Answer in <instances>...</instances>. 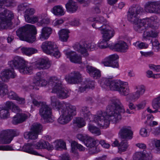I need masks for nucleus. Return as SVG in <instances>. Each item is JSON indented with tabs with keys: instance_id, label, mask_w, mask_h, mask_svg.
<instances>
[{
	"instance_id": "55",
	"label": "nucleus",
	"mask_w": 160,
	"mask_h": 160,
	"mask_svg": "<svg viewBox=\"0 0 160 160\" xmlns=\"http://www.w3.org/2000/svg\"><path fill=\"white\" fill-rule=\"evenodd\" d=\"M88 137L89 136L87 134H78L76 136L78 139L83 142L84 143Z\"/></svg>"
},
{
	"instance_id": "17",
	"label": "nucleus",
	"mask_w": 160,
	"mask_h": 160,
	"mask_svg": "<svg viewBox=\"0 0 160 160\" xmlns=\"http://www.w3.org/2000/svg\"><path fill=\"white\" fill-rule=\"evenodd\" d=\"M65 79L68 83L71 84H78L82 80V76L78 71H73L68 76H66Z\"/></svg>"
},
{
	"instance_id": "5",
	"label": "nucleus",
	"mask_w": 160,
	"mask_h": 160,
	"mask_svg": "<svg viewBox=\"0 0 160 160\" xmlns=\"http://www.w3.org/2000/svg\"><path fill=\"white\" fill-rule=\"evenodd\" d=\"M8 64L12 69H18L22 74H31L34 69L37 68L35 65L27 64L24 59L18 56L14 57L12 60L8 62Z\"/></svg>"
},
{
	"instance_id": "61",
	"label": "nucleus",
	"mask_w": 160,
	"mask_h": 160,
	"mask_svg": "<svg viewBox=\"0 0 160 160\" xmlns=\"http://www.w3.org/2000/svg\"><path fill=\"white\" fill-rule=\"evenodd\" d=\"M99 142V144H100L104 148L108 149L110 146L109 144L107 143L104 140H102Z\"/></svg>"
},
{
	"instance_id": "58",
	"label": "nucleus",
	"mask_w": 160,
	"mask_h": 160,
	"mask_svg": "<svg viewBox=\"0 0 160 160\" xmlns=\"http://www.w3.org/2000/svg\"><path fill=\"white\" fill-rule=\"evenodd\" d=\"M13 150L12 147L9 145H0V150L11 151Z\"/></svg>"
},
{
	"instance_id": "52",
	"label": "nucleus",
	"mask_w": 160,
	"mask_h": 160,
	"mask_svg": "<svg viewBox=\"0 0 160 160\" xmlns=\"http://www.w3.org/2000/svg\"><path fill=\"white\" fill-rule=\"evenodd\" d=\"M108 24H102L97 21H95V22L92 24V27L96 29H98L100 31L102 29V28L106 26Z\"/></svg>"
},
{
	"instance_id": "42",
	"label": "nucleus",
	"mask_w": 160,
	"mask_h": 160,
	"mask_svg": "<svg viewBox=\"0 0 160 160\" xmlns=\"http://www.w3.org/2000/svg\"><path fill=\"white\" fill-rule=\"evenodd\" d=\"M42 126L38 123H34L32 126L31 130L39 134L42 131Z\"/></svg>"
},
{
	"instance_id": "51",
	"label": "nucleus",
	"mask_w": 160,
	"mask_h": 160,
	"mask_svg": "<svg viewBox=\"0 0 160 160\" xmlns=\"http://www.w3.org/2000/svg\"><path fill=\"white\" fill-rule=\"evenodd\" d=\"M25 18L26 22L31 23H35L38 20V16H31L28 17L27 16V17Z\"/></svg>"
},
{
	"instance_id": "25",
	"label": "nucleus",
	"mask_w": 160,
	"mask_h": 160,
	"mask_svg": "<svg viewBox=\"0 0 160 160\" xmlns=\"http://www.w3.org/2000/svg\"><path fill=\"white\" fill-rule=\"evenodd\" d=\"M51 105L53 108L58 109L59 112L60 109H64L65 108V104L67 103H62L55 97H52L51 98Z\"/></svg>"
},
{
	"instance_id": "44",
	"label": "nucleus",
	"mask_w": 160,
	"mask_h": 160,
	"mask_svg": "<svg viewBox=\"0 0 160 160\" xmlns=\"http://www.w3.org/2000/svg\"><path fill=\"white\" fill-rule=\"evenodd\" d=\"M128 146V142L127 139L122 140L119 144L118 149L121 152H124L126 151Z\"/></svg>"
},
{
	"instance_id": "12",
	"label": "nucleus",
	"mask_w": 160,
	"mask_h": 160,
	"mask_svg": "<svg viewBox=\"0 0 160 160\" xmlns=\"http://www.w3.org/2000/svg\"><path fill=\"white\" fill-rule=\"evenodd\" d=\"M98 46L94 42L88 43L87 42H82L76 44L74 46L75 50L80 53L83 55L87 57L88 55V50H96L98 49Z\"/></svg>"
},
{
	"instance_id": "9",
	"label": "nucleus",
	"mask_w": 160,
	"mask_h": 160,
	"mask_svg": "<svg viewBox=\"0 0 160 160\" xmlns=\"http://www.w3.org/2000/svg\"><path fill=\"white\" fill-rule=\"evenodd\" d=\"M137 147L140 149H144L142 151L135 152L133 155V160H152V155L151 150L146 148L145 144L139 143L136 144Z\"/></svg>"
},
{
	"instance_id": "40",
	"label": "nucleus",
	"mask_w": 160,
	"mask_h": 160,
	"mask_svg": "<svg viewBox=\"0 0 160 160\" xmlns=\"http://www.w3.org/2000/svg\"><path fill=\"white\" fill-rule=\"evenodd\" d=\"M85 84L86 85L84 86H82L79 88V91L81 92H83L85 91L87 89L91 88H94V82L92 81H86Z\"/></svg>"
},
{
	"instance_id": "33",
	"label": "nucleus",
	"mask_w": 160,
	"mask_h": 160,
	"mask_svg": "<svg viewBox=\"0 0 160 160\" xmlns=\"http://www.w3.org/2000/svg\"><path fill=\"white\" fill-rule=\"evenodd\" d=\"M69 30L66 29H62L58 33L60 40L63 42H66L69 38Z\"/></svg>"
},
{
	"instance_id": "37",
	"label": "nucleus",
	"mask_w": 160,
	"mask_h": 160,
	"mask_svg": "<svg viewBox=\"0 0 160 160\" xmlns=\"http://www.w3.org/2000/svg\"><path fill=\"white\" fill-rule=\"evenodd\" d=\"M21 50L22 53L27 56H30L37 52V49L32 48L22 47Z\"/></svg>"
},
{
	"instance_id": "10",
	"label": "nucleus",
	"mask_w": 160,
	"mask_h": 160,
	"mask_svg": "<svg viewBox=\"0 0 160 160\" xmlns=\"http://www.w3.org/2000/svg\"><path fill=\"white\" fill-rule=\"evenodd\" d=\"M16 76V74L13 69H6L1 72L0 76V89L1 90L0 95L5 94L7 92L8 86L3 81L7 82L10 78H14Z\"/></svg>"
},
{
	"instance_id": "1",
	"label": "nucleus",
	"mask_w": 160,
	"mask_h": 160,
	"mask_svg": "<svg viewBox=\"0 0 160 160\" xmlns=\"http://www.w3.org/2000/svg\"><path fill=\"white\" fill-rule=\"evenodd\" d=\"M107 109L108 115L105 111H100L97 115L93 116L92 121L100 128H107L110 121L114 123L118 122L122 118V114L125 112L120 100L116 98L110 100Z\"/></svg>"
},
{
	"instance_id": "47",
	"label": "nucleus",
	"mask_w": 160,
	"mask_h": 160,
	"mask_svg": "<svg viewBox=\"0 0 160 160\" xmlns=\"http://www.w3.org/2000/svg\"><path fill=\"white\" fill-rule=\"evenodd\" d=\"M55 148L57 150H59L62 148L65 149L66 147V143L63 141L59 140H57L54 143Z\"/></svg>"
},
{
	"instance_id": "15",
	"label": "nucleus",
	"mask_w": 160,
	"mask_h": 160,
	"mask_svg": "<svg viewBox=\"0 0 160 160\" xmlns=\"http://www.w3.org/2000/svg\"><path fill=\"white\" fill-rule=\"evenodd\" d=\"M119 58V56L117 54L111 55L105 58L101 63L105 66L118 68L119 64L117 60Z\"/></svg>"
},
{
	"instance_id": "20",
	"label": "nucleus",
	"mask_w": 160,
	"mask_h": 160,
	"mask_svg": "<svg viewBox=\"0 0 160 160\" xmlns=\"http://www.w3.org/2000/svg\"><path fill=\"white\" fill-rule=\"evenodd\" d=\"M100 32L102 35L103 38L106 40H109L113 36L114 34L113 28L108 24L102 28V29Z\"/></svg>"
},
{
	"instance_id": "19",
	"label": "nucleus",
	"mask_w": 160,
	"mask_h": 160,
	"mask_svg": "<svg viewBox=\"0 0 160 160\" xmlns=\"http://www.w3.org/2000/svg\"><path fill=\"white\" fill-rule=\"evenodd\" d=\"M134 89L137 91L131 93L129 96L131 100L134 102L137 101L140 97L142 95L145 90V87L142 85H139L135 86Z\"/></svg>"
},
{
	"instance_id": "30",
	"label": "nucleus",
	"mask_w": 160,
	"mask_h": 160,
	"mask_svg": "<svg viewBox=\"0 0 160 160\" xmlns=\"http://www.w3.org/2000/svg\"><path fill=\"white\" fill-rule=\"evenodd\" d=\"M65 7L67 11L71 13L76 12L78 9L77 3L72 0H69L65 5Z\"/></svg>"
},
{
	"instance_id": "14",
	"label": "nucleus",
	"mask_w": 160,
	"mask_h": 160,
	"mask_svg": "<svg viewBox=\"0 0 160 160\" xmlns=\"http://www.w3.org/2000/svg\"><path fill=\"white\" fill-rule=\"evenodd\" d=\"M39 114L44 123L52 122L53 119L52 115L51 109L45 102H42L39 110Z\"/></svg>"
},
{
	"instance_id": "29",
	"label": "nucleus",
	"mask_w": 160,
	"mask_h": 160,
	"mask_svg": "<svg viewBox=\"0 0 160 160\" xmlns=\"http://www.w3.org/2000/svg\"><path fill=\"white\" fill-rule=\"evenodd\" d=\"M150 31H145L143 34V38L145 40L149 39V38H156L157 37L159 31L157 29H152Z\"/></svg>"
},
{
	"instance_id": "46",
	"label": "nucleus",
	"mask_w": 160,
	"mask_h": 160,
	"mask_svg": "<svg viewBox=\"0 0 160 160\" xmlns=\"http://www.w3.org/2000/svg\"><path fill=\"white\" fill-rule=\"evenodd\" d=\"M6 106L8 108L12 109L13 112H17L19 111V108L11 102H7Z\"/></svg>"
},
{
	"instance_id": "6",
	"label": "nucleus",
	"mask_w": 160,
	"mask_h": 160,
	"mask_svg": "<svg viewBox=\"0 0 160 160\" xmlns=\"http://www.w3.org/2000/svg\"><path fill=\"white\" fill-rule=\"evenodd\" d=\"M48 86L52 88V92L56 93L60 98L63 99L69 96L70 91L62 87L61 81L55 76L49 78Z\"/></svg>"
},
{
	"instance_id": "36",
	"label": "nucleus",
	"mask_w": 160,
	"mask_h": 160,
	"mask_svg": "<svg viewBox=\"0 0 160 160\" xmlns=\"http://www.w3.org/2000/svg\"><path fill=\"white\" fill-rule=\"evenodd\" d=\"M46 16V14L43 13L39 14L38 15V24L39 25L43 26L49 23L50 22L49 19L45 18L44 17Z\"/></svg>"
},
{
	"instance_id": "7",
	"label": "nucleus",
	"mask_w": 160,
	"mask_h": 160,
	"mask_svg": "<svg viewBox=\"0 0 160 160\" xmlns=\"http://www.w3.org/2000/svg\"><path fill=\"white\" fill-rule=\"evenodd\" d=\"M33 34H37L36 27L32 25L27 24L25 26L18 28L16 32L17 35L21 40L32 43L36 40V37Z\"/></svg>"
},
{
	"instance_id": "21",
	"label": "nucleus",
	"mask_w": 160,
	"mask_h": 160,
	"mask_svg": "<svg viewBox=\"0 0 160 160\" xmlns=\"http://www.w3.org/2000/svg\"><path fill=\"white\" fill-rule=\"evenodd\" d=\"M119 134L123 139H131L133 137V132L131 127L128 126L122 127L119 132Z\"/></svg>"
},
{
	"instance_id": "48",
	"label": "nucleus",
	"mask_w": 160,
	"mask_h": 160,
	"mask_svg": "<svg viewBox=\"0 0 160 160\" xmlns=\"http://www.w3.org/2000/svg\"><path fill=\"white\" fill-rule=\"evenodd\" d=\"M33 85H32V89L36 88H37L35 87V86H45L48 84V82L47 81L43 79L41 80L36 82H34L32 83Z\"/></svg>"
},
{
	"instance_id": "56",
	"label": "nucleus",
	"mask_w": 160,
	"mask_h": 160,
	"mask_svg": "<svg viewBox=\"0 0 160 160\" xmlns=\"http://www.w3.org/2000/svg\"><path fill=\"white\" fill-rule=\"evenodd\" d=\"M44 77V73L43 72H37L35 76L36 81L34 82H38L43 79Z\"/></svg>"
},
{
	"instance_id": "35",
	"label": "nucleus",
	"mask_w": 160,
	"mask_h": 160,
	"mask_svg": "<svg viewBox=\"0 0 160 160\" xmlns=\"http://www.w3.org/2000/svg\"><path fill=\"white\" fill-rule=\"evenodd\" d=\"M39 67H37L36 68H41L42 69H47L51 66V63L48 58L42 59L39 62Z\"/></svg>"
},
{
	"instance_id": "59",
	"label": "nucleus",
	"mask_w": 160,
	"mask_h": 160,
	"mask_svg": "<svg viewBox=\"0 0 160 160\" xmlns=\"http://www.w3.org/2000/svg\"><path fill=\"white\" fill-rule=\"evenodd\" d=\"M8 97L10 99L15 100L18 97L17 94L14 92L10 91L9 92L8 94Z\"/></svg>"
},
{
	"instance_id": "18",
	"label": "nucleus",
	"mask_w": 160,
	"mask_h": 160,
	"mask_svg": "<svg viewBox=\"0 0 160 160\" xmlns=\"http://www.w3.org/2000/svg\"><path fill=\"white\" fill-rule=\"evenodd\" d=\"M145 9L150 13L160 14V1L148 2L145 5Z\"/></svg>"
},
{
	"instance_id": "57",
	"label": "nucleus",
	"mask_w": 160,
	"mask_h": 160,
	"mask_svg": "<svg viewBox=\"0 0 160 160\" xmlns=\"http://www.w3.org/2000/svg\"><path fill=\"white\" fill-rule=\"evenodd\" d=\"M35 10L34 8H30L26 9L25 11V13L24 15V17H29L32 16L35 12Z\"/></svg>"
},
{
	"instance_id": "49",
	"label": "nucleus",
	"mask_w": 160,
	"mask_h": 160,
	"mask_svg": "<svg viewBox=\"0 0 160 160\" xmlns=\"http://www.w3.org/2000/svg\"><path fill=\"white\" fill-rule=\"evenodd\" d=\"M109 40H106L103 38L102 40L100 41L98 43V47L100 48H104L108 47H110V44H108L107 42Z\"/></svg>"
},
{
	"instance_id": "23",
	"label": "nucleus",
	"mask_w": 160,
	"mask_h": 160,
	"mask_svg": "<svg viewBox=\"0 0 160 160\" xmlns=\"http://www.w3.org/2000/svg\"><path fill=\"white\" fill-rule=\"evenodd\" d=\"M64 53L67 57L69 58L70 61L73 63H80L81 62V58L76 52L65 50Z\"/></svg>"
},
{
	"instance_id": "34",
	"label": "nucleus",
	"mask_w": 160,
	"mask_h": 160,
	"mask_svg": "<svg viewBox=\"0 0 160 160\" xmlns=\"http://www.w3.org/2000/svg\"><path fill=\"white\" fill-rule=\"evenodd\" d=\"M81 115L86 120H90L91 118L92 117V115L90 113L88 108L86 107H82L81 111Z\"/></svg>"
},
{
	"instance_id": "62",
	"label": "nucleus",
	"mask_w": 160,
	"mask_h": 160,
	"mask_svg": "<svg viewBox=\"0 0 160 160\" xmlns=\"http://www.w3.org/2000/svg\"><path fill=\"white\" fill-rule=\"evenodd\" d=\"M146 105V102H142L139 103L136 105V107L137 109L140 110L144 108Z\"/></svg>"
},
{
	"instance_id": "16",
	"label": "nucleus",
	"mask_w": 160,
	"mask_h": 160,
	"mask_svg": "<svg viewBox=\"0 0 160 160\" xmlns=\"http://www.w3.org/2000/svg\"><path fill=\"white\" fill-rule=\"evenodd\" d=\"M99 142L98 140H95L89 136L84 142L85 145L87 147L91 153H96L98 152L99 149L97 147L99 144Z\"/></svg>"
},
{
	"instance_id": "31",
	"label": "nucleus",
	"mask_w": 160,
	"mask_h": 160,
	"mask_svg": "<svg viewBox=\"0 0 160 160\" xmlns=\"http://www.w3.org/2000/svg\"><path fill=\"white\" fill-rule=\"evenodd\" d=\"M51 12L57 16H61L63 15L65 13L64 9L61 5L55 6L51 10Z\"/></svg>"
},
{
	"instance_id": "54",
	"label": "nucleus",
	"mask_w": 160,
	"mask_h": 160,
	"mask_svg": "<svg viewBox=\"0 0 160 160\" xmlns=\"http://www.w3.org/2000/svg\"><path fill=\"white\" fill-rule=\"evenodd\" d=\"M139 133L142 137H146L149 136V133L147 130L145 128H142L140 130Z\"/></svg>"
},
{
	"instance_id": "45",
	"label": "nucleus",
	"mask_w": 160,
	"mask_h": 160,
	"mask_svg": "<svg viewBox=\"0 0 160 160\" xmlns=\"http://www.w3.org/2000/svg\"><path fill=\"white\" fill-rule=\"evenodd\" d=\"M73 122L80 128L84 127L86 124V123L83 118L80 117L75 118L73 120Z\"/></svg>"
},
{
	"instance_id": "11",
	"label": "nucleus",
	"mask_w": 160,
	"mask_h": 160,
	"mask_svg": "<svg viewBox=\"0 0 160 160\" xmlns=\"http://www.w3.org/2000/svg\"><path fill=\"white\" fill-rule=\"evenodd\" d=\"M41 48L45 53L53 56L56 58H58L61 56L60 52L53 42H43L42 44Z\"/></svg>"
},
{
	"instance_id": "8",
	"label": "nucleus",
	"mask_w": 160,
	"mask_h": 160,
	"mask_svg": "<svg viewBox=\"0 0 160 160\" xmlns=\"http://www.w3.org/2000/svg\"><path fill=\"white\" fill-rule=\"evenodd\" d=\"M65 108L60 109L61 115L58 119V122L62 124L68 123L72 119L73 116L76 114V108L69 103L65 104Z\"/></svg>"
},
{
	"instance_id": "53",
	"label": "nucleus",
	"mask_w": 160,
	"mask_h": 160,
	"mask_svg": "<svg viewBox=\"0 0 160 160\" xmlns=\"http://www.w3.org/2000/svg\"><path fill=\"white\" fill-rule=\"evenodd\" d=\"M157 98H155L152 101V106L154 109H158L160 108V99Z\"/></svg>"
},
{
	"instance_id": "22",
	"label": "nucleus",
	"mask_w": 160,
	"mask_h": 160,
	"mask_svg": "<svg viewBox=\"0 0 160 160\" xmlns=\"http://www.w3.org/2000/svg\"><path fill=\"white\" fill-rule=\"evenodd\" d=\"M110 48L117 52H125L128 49V46L126 42L121 41L111 46Z\"/></svg>"
},
{
	"instance_id": "27",
	"label": "nucleus",
	"mask_w": 160,
	"mask_h": 160,
	"mask_svg": "<svg viewBox=\"0 0 160 160\" xmlns=\"http://www.w3.org/2000/svg\"><path fill=\"white\" fill-rule=\"evenodd\" d=\"M52 32L51 28L48 27H44L42 29L38 39L42 41L47 39L49 37Z\"/></svg>"
},
{
	"instance_id": "3",
	"label": "nucleus",
	"mask_w": 160,
	"mask_h": 160,
	"mask_svg": "<svg viewBox=\"0 0 160 160\" xmlns=\"http://www.w3.org/2000/svg\"><path fill=\"white\" fill-rule=\"evenodd\" d=\"M14 2V0H0V8H2L0 11V29H5L12 25L13 14L11 11L4 9L3 6H11Z\"/></svg>"
},
{
	"instance_id": "32",
	"label": "nucleus",
	"mask_w": 160,
	"mask_h": 160,
	"mask_svg": "<svg viewBox=\"0 0 160 160\" xmlns=\"http://www.w3.org/2000/svg\"><path fill=\"white\" fill-rule=\"evenodd\" d=\"M34 147V145L32 143L26 144L23 146V151L29 153L36 155H40L36 151L34 150L33 148Z\"/></svg>"
},
{
	"instance_id": "26",
	"label": "nucleus",
	"mask_w": 160,
	"mask_h": 160,
	"mask_svg": "<svg viewBox=\"0 0 160 160\" xmlns=\"http://www.w3.org/2000/svg\"><path fill=\"white\" fill-rule=\"evenodd\" d=\"M34 147L38 149H47L48 150H51L53 149L52 145L43 140H41L39 142L34 144Z\"/></svg>"
},
{
	"instance_id": "28",
	"label": "nucleus",
	"mask_w": 160,
	"mask_h": 160,
	"mask_svg": "<svg viewBox=\"0 0 160 160\" xmlns=\"http://www.w3.org/2000/svg\"><path fill=\"white\" fill-rule=\"evenodd\" d=\"M28 118V115L25 113H21L17 114L13 118L12 123L17 124L25 121Z\"/></svg>"
},
{
	"instance_id": "63",
	"label": "nucleus",
	"mask_w": 160,
	"mask_h": 160,
	"mask_svg": "<svg viewBox=\"0 0 160 160\" xmlns=\"http://www.w3.org/2000/svg\"><path fill=\"white\" fill-rule=\"evenodd\" d=\"M149 68L154 71L158 72L160 70V65H155L153 64H150Z\"/></svg>"
},
{
	"instance_id": "60",
	"label": "nucleus",
	"mask_w": 160,
	"mask_h": 160,
	"mask_svg": "<svg viewBox=\"0 0 160 160\" xmlns=\"http://www.w3.org/2000/svg\"><path fill=\"white\" fill-rule=\"evenodd\" d=\"M63 22L64 21L62 19H56L53 21L52 24L54 26H57L62 24Z\"/></svg>"
},
{
	"instance_id": "39",
	"label": "nucleus",
	"mask_w": 160,
	"mask_h": 160,
	"mask_svg": "<svg viewBox=\"0 0 160 160\" xmlns=\"http://www.w3.org/2000/svg\"><path fill=\"white\" fill-rule=\"evenodd\" d=\"M38 134L32 132L31 130L30 131L26 132L24 133V138L26 139L35 140L37 139Z\"/></svg>"
},
{
	"instance_id": "13",
	"label": "nucleus",
	"mask_w": 160,
	"mask_h": 160,
	"mask_svg": "<svg viewBox=\"0 0 160 160\" xmlns=\"http://www.w3.org/2000/svg\"><path fill=\"white\" fill-rule=\"evenodd\" d=\"M17 130L8 129L2 131L0 134V143L7 144L10 143L13 137L19 135Z\"/></svg>"
},
{
	"instance_id": "64",
	"label": "nucleus",
	"mask_w": 160,
	"mask_h": 160,
	"mask_svg": "<svg viewBox=\"0 0 160 160\" xmlns=\"http://www.w3.org/2000/svg\"><path fill=\"white\" fill-rule=\"evenodd\" d=\"M152 133L156 136L160 134V127H157L152 130Z\"/></svg>"
},
{
	"instance_id": "2",
	"label": "nucleus",
	"mask_w": 160,
	"mask_h": 160,
	"mask_svg": "<svg viewBox=\"0 0 160 160\" xmlns=\"http://www.w3.org/2000/svg\"><path fill=\"white\" fill-rule=\"evenodd\" d=\"M143 11V9L138 4H133L129 8L128 14V19L134 24V30L141 32L147 27L152 29H158L159 20L156 16L146 19H141L139 16Z\"/></svg>"
},
{
	"instance_id": "24",
	"label": "nucleus",
	"mask_w": 160,
	"mask_h": 160,
	"mask_svg": "<svg viewBox=\"0 0 160 160\" xmlns=\"http://www.w3.org/2000/svg\"><path fill=\"white\" fill-rule=\"evenodd\" d=\"M86 71L89 75L94 79H98L101 77L100 71L92 66L87 65L86 67Z\"/></svg>"
},
{
	"instance_id": "38",
	"label": "nucleus",
	"mask_w": 160,
	"mask_h": 160,
	"mask_svg": "<svg viewBox=\"0 0 160 160\" xmlns=\"http://www.w3.org/2000/svg\"><path fill=\"white\" fill-rule=\"evenodd\" d=\"M9 109L6 106L4 107L0 106V118H8L9 116Z\"/></svg>"
},
{
	"instance_id": "50",
	"label": "nucleus",
	"mask_w": 160,
	"mask_h": 160,
	"mask_svg": "<svg viewBox=\"0 0 160 160\" xmlns=\"http://www.w3.org/2000/svg\"><path fill=\"white\" fill-rule=\"evenodd\" d=\"M133 45L137 48L140 49H145L148 47V44L140 41H137L133 43Z\"/></svg>"
},
{
	"instance_id": "4",
	"label": "nucleus",
	"mask_w": 160,
	"mask_h": 160,
	"mask_svg": "<svg viewBox=\"0 0 160 160\" xmlns=\"http://www.w3.org/2000/svg\"><path fill=\"white\" fill-rule=\"evenodd\" d=\"M103 81L104 88H109L112 91H118L121 95L127 96L130 92L127 82L108 78H104Z\"/></svg>"
},
{
	"instance_id": "43",
	"label": "nucleus",
	"mask_w": 160,
	"mask_h": 160,
	"mask_svg": "<svg viewBox=\"0 0 160 160\" xmlns=\"http://www.w3.org/2000/svg\"><path fill=\"white\" fill-rule=\"evenodd\" d=\"M88 129L92 133L96 136H99L101 134L100 130L99 128L90 123L88 124Z\"/></svg>"
},
{
	"instance_id": "41",
	"label": "nucleus",
	"mask_w": 160,
	"mask_h": 160,
	"mask_svg": "<svg viewBox=\"0 0 160 160\" xmlns=\"http://www.w3.org/2000/svg\"><path fill=\"white\" fill-rule=\"evenodd\" d=\"M71 151L72 152H74L76 149H78L80 151H84L85 148L80 144H78L75 141H73L71 143Z\"/></svg>"
}]
</instances>
